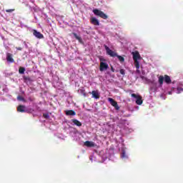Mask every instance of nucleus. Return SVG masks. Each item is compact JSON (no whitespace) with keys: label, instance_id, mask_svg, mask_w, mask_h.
Wrapping results in <instances>:
<instances>
[{"label":"nucleus","instance_id":"obj_13","mask_svg":"<svg viewBox=\"0 0 183 183\" xmlns=\"http://www.w3.org/2000/svg\"><path fill=\"white\" fill-rule=\"evenodd\" d=\"M71 122H73V124L76 127H82V123H81V122H79L76 119H71Z\"/></svg>","mask_w":183,"mask_h":183},{"label":"nucleus","instance_id":"obj_30","mask_svg":"<svg viewBox=\"0 0 183 183\" xmlns=\"http://www.w3.org/2000/svg\"><path fill=\"white\" fill-rule=\"evenodd\" d=\"M83 95L84 97H86V93H85V91H83Z\"/></svg>","mask_w":183,"mask_h":183},{"label":"nucleus","instance_id":"obj_19","mask_svg":"<svg viewBox=\"0 0 183 183\" xmlns=\"http://www.w3.org/2000/svg\"><path fill=\"white\" fill-rule=\"evenodd\" d=\"M116 56L118 58L120 62H124L125 59L122 56L117 55Z\"/></svg>","mask_w":183,"mask_h":183},{"label":"nucleus","instance_id":"obj_25","mask_svg":"<svg viewBox=\"0 0 183 183\" xmlns=\"http://www.w3.org/2000/svg\"><path fill=\"white\" fill-rule=\"evenodd\" d=\"M120 74H121L122 75H124V74H125V70H124V69H120Z\"/></svg>","mask_w":183,"mask_h":183},{"label":"nucleus","instance_id":"obj_31","mask_svg":"<svg viewBox=\"0 0 183 183\" xmlns=\"http://www.w3.org/2000/svg\"><path fill=\"white\" fill-rule=\"evenodd\" d=\"M111 69H112V72H115V69H114V67H112Z\"/></svg>","mask_w":183,"mask_h":183},{"label":"nucleus","instance_id":"obj_17","mask_svg":"<svg viewBox=\"0 0 183 183\" xmlns=\"http://www.w3.org/2000/svg\"><path fill=\"white\" fill-rule=\"evenodd\" d=\"M164 76H160L159 77V85H162V84H164Z\"/></svg>","mask_w":183,"mask_h":183},{"label":"nucleus","instance_id":"obj_1","mask_svg":"<svg viewBox=\"0 0 183 183\" xmlns=\"http://www.w3.org/2000/svg\"><path fill=\"white\" fill-rule=\"evenodd\" d=\"M93 13L94 15H96V16H99L100 18H102V19H108V16L98 9H94Z\"/></svg>","mask_w":183,"mask_h":183},{"label":"nucleus","instance_id":"obj_6","mask_svg":"<svg viewBox=\"0 0 183 183\" xmlns=\"http://www.w3.org/2000/svg\"><path fill=\"white\" fill-rule=\"evenodd\" d=\"M33 35L36 36V38H38L39 39H42L44 38V34H41V32L36 31V30H33Z\"/></svg>","mask_w":183,"mask_h":183},{"label":"nucleus","instance_id":"obj_7","mask_svg":"<svg viewBox=\"0 0 183 183\" xmlns=\"http://www.w3.org/2000/svg\"><path fill=\"white\" fill-rule=\"evenodd\" d=\"M133 59L134 61H138V59H141V55L139 54V52L135 51L133 52Z\"/></svg>","mask_w":183,"mask_h":183},{"label":"nucleus","instance_id":"obj_20","mask_svg":"<svg viewBox=\"0 0 183 183\" xmlns=\"http://www.w3.org/2000/svg\"><path fill=\"white\" fill-rule=\"evenodd\" d=\"M134 66L137 69H139V61H138V60H134Z\"/></svg>","mask_w":183,"mask_h":183},{"label":"nucleus","instance_id":"obj_8","mask_svg":"<svg viewBox=\"0 0 183 183\" xmlns=\"http://www.w3.org/2000/svg\"><path fill=\"white\" fill-rule=\"evenodd\" d=\"M6 61L7 62H11V64L15 62V60L14 59V58H12V54H11L10 53L6 54Z\"/></svg>","mask_w":183,"mask_h":183},{"label":"nucleus","instance_id":"obj_2","mask_svg":"<svg viewBox=\"0 0 183 183\" xmlns=\"http://www.w3.org/2000/svg\"><path fill=\"white\" fill-rule=\"evenodd\" d=\"M104 48L106 49V52H107V55H109L112 58H115V56H118V54L115 51H114L111 49H109V47H108V46L104 45Z\"/></svg>","mask_w":183,"mask_h":183},{"label":"nucleus","instance_id":"obj_18","mask_svg":"<svg viewBox=\"0 0 183 183\" xmlns=\"http://www.w3.org/2000/svg\"><path fill=\"white\" fill-rule=\"evenodd\" d=\"M19 73L21 74V75L25 74V67H19Z\"/></svg>","mask_w":183,"mask_h":183},{"label":"nucleus","instance_id":"obj_22","mask_svg":"<svg viewBox=\"0 0 183 183\" xmlns=\"http://www.w3.org/2000/svg\"><path fill=\"white\" fill-rule=\"evenodd\" d=\"M14 11H15V9H6V12L7 13L14 12Z\"/></svg>","mask_w":183,"mask_h":183},{"label":"nucleus","instance_id":"obj_24","mask_svg":"<svg viewBox=\"0 0 183 183\" xmlns=\"http://www.w3.org/2000/svg\"><path fill=\"white\" fill-rule=\"evenodd\" d=\"M17 99H19V101H25V99H24V97H21V96H19L17 97Z\"/></svg>","mask_w":183,"mask_h":183},{"label":"nucleus","instance_id":"obj_12","mask_svg":"<svg viewBox=\"0 0 183 183\" xmlns=\"http://www.w3.org/2000/svg\"><path fill=\"white\" fill-rule=\"evenodd\" d=\"M84 145H85V147H87L88 148H92V147H95V144L94 143V142H89V141H86L84 142Z\"/></svg>","mask_w":183,"mask_h":183},{"label":"nucleus","instance_id":"obj_4","mask_svg":"<svg viewBox=\"0 0 183 183\" xmlns=\"http://www.w3.org/2000/svg\"><path fill=\"white\" fill-rule=\"evenodd\" d=\"M108 101L110 102L111 105L117 109V111L119 110V106H118V102H117V101L112 98H109Z\"/></svg>","mask_w":183,"mask_h":183},{"label":"nucleus","instance_id":"obj_32","mask_svg":"<svg viewBox=\"0 0 183 183\" xmlns=\"http://www.w3.org/2000/svg\"><path fill=\"white\" fill-rule=\"evenodd\" d=\"M139 69H137V74H139Z\"/></svg>","mask_w":183,"mask_h":183},{"label":"nucleus","instance_id":"obj_11","mask_svg":"<svg viewBox=\"0 0 183 183\" xmlns=\"http://www.w3.org/2000/svg\"><path fill=\"white\" fill-rule=\"evenodd\" d=\"M91 24H92V25H96L97 26H99V21L97 19V18L95 17L91 18Z\"/></svg>","mask_w":183,"mask_h":183},{"label":"nucleus","instance_id":"obj_26","mask_svg":"<svg viewBox=\"0 0 183 183\" xmlns=\"http://www.w3.org/2000/svg\"><path fill=\"white\" fill-rule=\"evenodd\" d=\"M99 61H100V62H104V61H105L106 60H105V59H104V58H102V57H99Z\"/></svg>","mask_w":183,"mask_h":183},{"label":"nucleus","instance_id":"obj_28","mask_svg":"<svg viewBox=\"0 0 183 183\" xmlns=\"http://www.w3.org/2000/svg\"><path fill=\"white\" fill-rule=\"evenodd\" d=\"M16 49H17L18 51H22V47H16Z\"/></svg>","mask_w":183,"mask_h":183},{"label":"nucleus","instance_id":"obj_15","mask_svg":"<svg viewBox=\"0 0 183 183\" xmlns=\"http://www.w3.org/2000/svg\"><path fill=\"white\" fill-rule=\"evenodd\" d=\"M164 82H166V84H171L172 80H171V77H169V76L168 75H164Z\"/></svg>","mask_w":183,"mask_h":183},{"label":"nucleus","instance_id":"obj_21","mask_svg":"<svg viewBox=\"0 0 183 183\" xmlns=\"http://www.w3.org/2000/svg\"><path fill=\"white\" fill-rule=\"evenodd\" d=\"M122 158H128V155H127V153L125 152V150H123L122 152Z\"/></svg>","mask_w":183,"mask_h":183},{"label":"nucleus","instance_id":"obj_3","mask_svg":"<svg viewBox=\"0 0 183 183\" xmlns=\"http://www.w3.org/2000/svg\"><path fill=\"white\" fill-rule=\"evenodd\" d=\"M132 97L136 99V104L137 105H142V97L136 94H132Z\"/></svg>","mask_w":183,"mask_h":183},{"label":"nucleus","instance_id":"obj_29","mask_svg":"<svg viewBox=\"0 0 183 183\" xmlns=\"http://www.w3.org/2000/svg\"><path fill=\"white\" fill-rule=\"evenodd\" d=\"M24 79H25L26 81H31V79H29V77H24Z\"/></svg>","mask_w":183,"mask_h":183},{"label":"nucleus","instance_id":"obj_27","mask_svg":"<svg viewBox=\"0 0 183 183\" xmlns=\"http://www.w3.org/2000/svg\"><path fill=\"white\" fill-rule=\"evenodd\" d=\"M140 78L142 79H144V80H147V77H145V76H140Z\"/></svg>","mask_w":183,"mask_h":183},{"label":"nucleus","instance_id":"obj_9","mask_svg":"<svg viewBox=\"0 0 183 183\" xmlns=\"http://www.w3.org/2000/svg\"><path fill=\"white\" fill-rule=\"evenodd\" d=\"M26 107L24 105H19L17 107L18 112H28V110H26Z\"/></svg>","mask_w":183,"mask_h":183},{"label":"nucleus","instance_id":"obj_10","mask_svg":"<svg viewBox=\"0 0 183 183\" xmlns=\"http://www.w3.org/2000/svg\"><path fill=\"white\" fill-rule=\"evenodd\" d=\"M65 114L67 117H74L76 115V113L74 110H66Z\"/></svg>","mask_w":183,"mask_h":183},{"label":"nucleus","instance_id":"obj_16","mask_svg":"<svg viewBox=\"0 0 183 183\" xmlns=\"http://www.w3.org/2000/svg\"><path fill=\"white\" fill-rule=\"evenodd\" d=\"M73 35L74 36V38H76L77 39V41H79V42H82V39L78 36V34H76V33H73Z\"/></svg>","mask_w":183,"mask_h":183},{"label":"nucleus","instance_id":"obj_14","mask_svg":"<svg viewBox=\"0 0 183 183\" xmlns=\"http://www.w3.org/2000/svg\"><path fill=\"white\" fill-rule=\"evenodd\" d=\"M92 95L93 98H95V99H99V93L97 91H92Z\"/></svg>","mask_w":183,"mask_h":183},{"label":"nucleus","instance_id":"obj_23","mask_svg":"<svg viewBox=\"0 0 183 183\" xmlns=\"http://www.w3.org/2000/svg\"><path fill=\"white\" fill-rule=\"evenodd\" d=\"M44 118L46 119H48L49 118V114H43Z\"/></svg>","mask_w":183,"mask_h":183},{"label":"nucleus","instance_id":"obj_5","mask_svg":"<svg viewBox=\"0 0 183 183\" xmlns=\"http://www.w3.org/2000/svg\"><path fill=\"white\" fill-rule=\"evenodd\" d=\"M108 68H109L108 64H107L105 62H100L99 69H100L101 72H102L104 71H107V69H108Z\"/></svg>","mask_w":183,"mask_h":183}]
</instances>
